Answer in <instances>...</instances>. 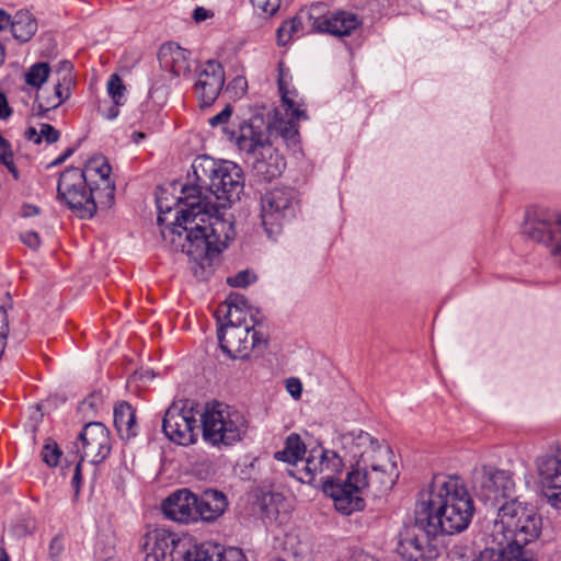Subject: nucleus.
<instances>
[{
	"instance_id": "nucleus-21",
	"label": "nucleus",
	"mask_w": 561,
	"mask_h": 561,
	"mask_svg": "<svg viewBox=\"0 0 561 561\" xmlns=\"http://www.w3.org/2000/svg\"><path fill=\"white\" fill-rule=\"evenodd\" d=\"M81 460L89 458L93 463H100L111 453L110 431L100 422L87 424L79 435Z\"/></svg>"
},
{
	"instance_id": "nucleus-10",
	"label": "nucleus",
	"mask_w": 561,
	"mask_h": 561,
	"mask_svg": "<svg viewBox=\"0 0 561 561\" xmlns=\"http://www.w3.org/2000/svg\"><path fill=\"white\" fill-rule=\"evenodd\" d=\"M297 207V194L289 187H275L262 196L261 219L268 237L280 232L283 225L295 217Z\"/></svg>"
},
{
	"instance_id": "nucleus-37",
	"label": "nucleus",
	"mask_w": 561,
	"mask_h": 561,
	"mask_svg": "<svg viewBox=\"0 0 561 561\" xmlns=\"http://www.w3.org/2000/svg\"><path fill=\"white\" fill-rule=\"evenodd\" d=\"M255 280V275L249 271H241L234 276L228 277L227 283L231 287H245Z\"/></svg>"
},
{
	"instance_id": "nucleus-45",
	"label": "nucleus",
	"mask_w": 561,
	"mask_h": 561,
	"mask_svg": "<svg viewBox=\"0 0 561 561\" xmlns=\"http://www.w3.org/2000/svg\"><path fill=\"white\" fill-rule=\"evenodd\" d=\"M480 561H533L528 559L508 558L502 553H489L488 551L481 554Z\"/></svg>"
},
{
	"instance_id": "nucleus-58",
	"label": "nucleus",
	"mask_w": 561,
	"mask_h": 561,
	"mask_svg": "<svg viewBox=\"0 0 561 561\" xmlns=\"http://www.w3.org/2000/svg\"><path fill=\"white\" fill-rule=\"evenodd\" d=\"M76 449H77V453H79V451H80V447H79V445H78V444H76Z\"/></svg>"
},
{
	"instance_id": "nucleus-27",
	"label": "nucleus",
	"mask_w": 561,
	"mask_h": 561,
	"mask_svg": "<svg viewBox=\"0 0 561 561\" xmlns=\"http://www.w3.org/2000/svg\"><path fill=\"white\" fill-rule=\"evenodd\" d=\"M196 504V520L202 518L205 522H213L225 513L228 501L222 492L209 489L197 497Z\"/></svg>"
},
{
	"instance_id": "nucleus-52",
	"label": "nucleus",
	"mask_w": 561,
	"mask_h": 561,
	"mask_svg": "<svg viewBox=\"0 0 561 561\" xmlns=\"http://www.w3.org/2000/svg\"><path fill=\"white\" fill-rule=\"evenodd\" d=\"M119 106L121 105H117L113 102V104L107 108V111L104 114L105 118H107V119L116 118L119 114V111H118Z\"/></svg>"
},
{
	"instance_id": "nucleus-2",
	"label": "nucleus",
	"mask_w": 561,
	"mask_h": 561,
	"mask_svg": "<svg viewBox=\"0 0 561 561\" xmlns=\"http://www.w3.org/2000/svg\"><path fill=\"white\" fill-rule=\"evenodd\" d=\"M422 506L430 531L446 536L465 531L476 512L473 499L458 476H435Z\"/></svg>"
},
{
	"instance_id": "nucleus-33",
	"label": "nucleus",
	"mask_w": 561,
	"mask_h": 561,
	"mask_svg": "<svg viewBox=\"0 0 561 561\" xmlns=\"http://www.w3.org/2000/svg\"><path fill=\"white\" fill-rule=\"evenodd\" d=\"M302 31V16L298 15L285 21L277 30L279 45L287 44L290 38Z\"/></svg>"
},
{
	"instance_id": "nucleus-48",
	"label": "nucleus",
	"mask_w": 561,
	"mask_h": 561,
	"mask_svg": "<svg viewBox=\"0 0 561 561\" xmlns=\"http://www.w3.org/2000/svg\"><path fill=\"white\" fill-rule=\"evenodd\" d=\"M38 213H39V208L35 205L25 204L22 207V216L23 217L36 216Z\"/></svg>"
},
{
	"instance_id": "nucleus-18",
	"label": "nucleus",
	"mask_w": 561,
	"mask_h": 561,
	"mask_svg": "<svg viewBox=\"0 0 561 561\" xmlns=\"http://www.w3.org/2000/svg\"><path fill=\"white\" fill-rule=\"evenodd\" d=\"M81 172L96 194L100 208H110L114 202L115 182L111 176L112 167L107 159L102 154L94 156L87 161Z\"/></svg>"
},
{
	"instance_id": "nucleus-26",
	"label": "nucleus",
	"mask_w": 561,
	"mask_h": 561,
	"mask_svg": "<svg viewBox=\"0 0 561 561\" xmlns=\"http://www.w3.org/2000/svg\"><path fill=\"white\" fill-rule=\"evenodd\" d=\"M72 65L68 60H62L58 64V72L62 73L61 78L57 82L54 89V95L49 96L45 100V102H39L37 104V115L44 117L45 114L54 108H57L61 105L66 100L69 99L71 94V89L75 85L73 78L71 76Z\"/></svg>"
},
{
	"instance_id": "nucleus-40",
	"label": "nucleus",
	"mask_w": 561,
	"mask_h": 561,
	"mask_svg": "<svg viewBox=\"0 0 561 561\" xmlns=\"http://www.w3.org/2000/svg\"><path fill=\"white\" fill-rule=\"evenodd\" d=\"M231 114L232 106L230 104H227L220 113L210 117L208 119V123L211 127L225 126L228 123L229 118L231 117Z\"/></svg>"
},
{
	"instance_id": "nucleus-46",
	"label": "nucleus",
	"mask_w": 561,
	"mask_h": 561,
	"mask_svg": "<svg viewBox=\"0 0 561 561\" xmlns=\"http://www.w3.org/2000/svg\"><path fill=\"white\" fill-rule=\"evenodd\" d=\"M82 461L83 460H81V458L79 457V460H78V462L76 465L73 477H72V480H71V484H72V488L75 489L76 495L79 494L80 486H81V483H82V472H81Z\"/></svg>"
},
{
	"instance_id": "nucleus-44",
	"label": "nucleus",
	"mask_w": 561,
	"mask_h": 561,
	"mask_svg": "<svg viewBox=\"0 0 561 561\" xmlns=\"http://www.w3.org/2000/svg\"><path fill=\"white\" fill-rule=\"evenodd\" d=\"M286 389L294 399H299L302 392V385L299 379L290 378L286 382Z\"/></svg>"
},
{
	"instance_id": "nucleus-59",
	"label": "nucleus",
	"mask_w": 561,
	"mask_h": 561,
	"mask_svg": "<svg viewBox=\"0 0 561 561\" xmlns=\"http://www.w3.org/2000/svg\"><path fill=\"white\" fill-rule=\"evenodd\" d=\"M105 561H115V560H113V559H107V560H105Z\"/></svg>"
},
{
	"instance_id": "nucleus-7",
	"label": "nucleus",
	"mask_w": 561,
	"mask_h": 561,
	"mask_svg": "<svg viewBox=\"0 0 561 561\" xmlns=\"http://www.w3.org/2000/svg\"><path fill=\"white\" fill-rule=\"evenodd\" d=\"M495 527L517 545H527L539 536L541 518L533 505L512 500L499 508Z\"/></svg>"
},
{
	"instance_id": "nucleus-9",
	"label": "nucleus",
	"mask_w": 561,
	"mask_h": 561,
	"mask_svg": "<svg viewBox=\"0 0 561 561\" xmlns=\"http://www.w3.org/2000/svg\"><path fill=\"white\" fill-rule=\"evenodd\" d=\"M374 490L373 476H366L362 471H350L345 480L341 481L335 478L322 488L323 492L333 500L334 507L343 515H351L354 512L364 510L365 500L364 492Z\"/></svg>"
},
{
	"instance_id": "nucleus-41",
	"label": "nucleus",
	"mask_w": 561,
	"mask_h": 561,
	"mask_svg": "<svg viewBox=\"0 0 561 561\" xmlns=\"http://www.w3.org/2000/svg\"><path fill=\"white\" fill-rule=\"evenodd\" d=\"M41 139L44 138L47 144H54L59 139V131L49 124H42L39 129Z\"/></svg>"
},
{
	"instance_id": "nucleus-43",
	"label": "nucleus",
	"mask_w": 561,
	"mask_h": 561,
	"mask_svg": "<svg viewBox=\"0 0 561 561\" xmlns=\"http://www.w3.org/2000/svg\"><path fill=\"white\" fill-rule=\"evenodd\" d=\"M22 242L30 249L36 250L41 245V238L35 231H26L21 234Z\"/></svg>"
},
{
	"instance_id": "nucleus-53",
	"label": "nucleus",
	"mask_w": 561,
	"mask_h": 561,
	"mask_svg": "<svg viewBox=\"0 0 561 561\" xmlns=\"http://www.w3.org/2000/svg\"><path fill=\"white\" fill-rule=\"evenodd\" d=\"M144 138H145V134L141 133V131H135L131 135L133 141L136 142V144H139L140 140H142Z\"/></svg>"
},
{
	"instance_id": "nucleus-31",
	"label": "nucleus",
	"mask_w": 561,
	"mask_h": 561,
	"mask_svg": "<svg viewBox=\"0 0 561 561\" xmlns=\"http://www.w3.org/2000/svg\"><path fill=\"white\" fill-rule=\"evenodd\" d=\"M261 508L267 518H277L282 512H286L285 497L280 493H266L262 496Z\"/></svg>"
},
{
	"instance_id": "nucleus-19",
	"label": "nucleus",
	"mask_w": 561,
	"mask_h": 561,
	"mask_svg": "<svg viewBox=\"0 0 561 561\" xmlns=\"http://www.w3.org/2000/svg\"><path fill=\"white\" fill-rule=\"evenodd\" d=\"M472 486L481 499L497 501L511 495L514 482L507 471L483 466L473 470Z\"/></svg>"
},
{
	"instance_id": "nucleus-29",
	"label": "nucleus",
	"mask_w": 561,
	"mask_h": 561,
	"mask_svg": "<svg viewBox=\"0 0 561 561\" xmlns=\"http://www.w3.org/2000/svg\"><path fill=\"white\" fill-rule=\"evenodd\" d=\"M307 453L306 445L300 436L291 433L285 439L284 448L274 454V458L294 466H298V463L304 466L305 459L302 456Z\"/></svg>"
},
{
	"instance_id": "nucleus-1",
	"label": "nucleus",
	"mask_w": 561,
	"mask_h": 561,
	"mask_svg": "<svg viewBox=\"0 0 561 561\" xmlns=\"http://www.w3.org/2000/svg\"><path fill=\"white\" fill-rule=\"evenodd\" d=\"M191 169L175 207L164 203L167 198L157 199L158 224L173 251L198 261L220 252L234 238L233 224L220 215L219 206L239 199L244 179L236 163L208 156L196 157Z\"/></svg>"
},
{
	"instance_id": "nucleus-24",
	"label": "nucleus",
	"mask_w": 561,
	"mask_h": 561,
	"mask_svg": "<svg viewBox=\"0 0 561 561\" xmlns=\"http://www.w3.org/2000/svg\"><path fill=\"white\" fill-rule=\"evenodd\" d=\"M247 161L251 163L255 176L265 182L276 179L285 169V160L274 146L265 147V150Z\"/></svg>"
},
{
	"instance_id": "nucleus-4",
	"label": "nucleus",
	"mask_w": 561,
	"mask_h": 561,
	"mask_svg": "<svg viewBox=\"0 0 561 561\" xmlns=\"http://www.w3.org/2000/svg\"><path fill=\"white\" fill-rule=\"evenodd\" d=\"M145 561H248L239 548L224 551L210 542L195 543L164 528L148 531L141 542Z\"/></svg>"
},
{
	"instance_id": "nucleus-25",
	"label": "nucleus",
	"mask_w": 561,
	"mask_h": 561,
	"mask_svg": "<svg viewBox=\"0 0 561 561\" xmlns=\"http://www.w3.org/2000/svg\"><path fill=\"white\" fill-rule=\"evenodd\" d=\"M159 62L164 71L173 77H185L191 71L190 51L175 43L163 44L158 54Z\"/></svg>"
},
{
	"instance_id": "nucleus-28",
	"label": "nucleus",
	"mask_w": 561,
	"mask_h": 561,
	"mask_svg": "<svg viewBox=\"0 0 561 561\" xmlns=\"http://www.w3.org/2000/svg\"><path fill=\"white\" fill-rule=\"evenodd\" d=\"M114 424L122 439L129 440L137 435L136 412L129 403L121 402L115 407Z\"/></svg>"
},
{
	"instance_id": "nucleus-50",
	"label": "nucleus",
	"mask_w": 561,
	"mask_h": 561,
	"mask_svg": "<svg viewBox=\"0 0 561 561\" xmlns=\"http://www.w3.org/2000/svg\"><path fill=\"white\" fill-rule=\"evenodd\" d=\"M348 561H375V559L365 552H354Z\"/></svg>"
},
{
	"instance_id": "nucleus-12",
	"label": "nucleus",
	"mask_w": 561,
	"mask_h": 561,
	"mask_svg": "<svg viewBox=\"0 0 561 561\" xmlns=\"http://www.w3.org/2000/svg\"><path fill=\"white\" fill-rule=\"evenodd\" d=\"M343 468L344 461L336 451L316 446L308 450L304 466L297 469L296 478L302 483L321 484L323 488L337 478Z\"/></svg>"
},
{
	"instance_id": "nucleus-11",
	"label": "nucleus",
	"mask_w": 561,
	"mask_h": 561,
	"mask_svg": "<svg viewBox=\"0 0 561 561\" xmlns=\"http://www.w3.org/2000/svg\"><path fill=\"white\" fill-rule=\"evenodd\" d=\"M437 533L430 531L422 513L413 524L405 525L399 534L398 553L408 561H431L438 556L433 542Z\"/></svg>"
},
{
	"instance_id": "nucleus-14",
	"label": "nucleus",
	"mask_w": 561,
	"mask_h": 561,
	"mask_svg": "<svg viewBox=\"0 0 561 561\" xmlns=\"http://www.w3.org/2000/svg\"><path fill=\"white\" fill-rule=\"evenodd\" d=\"M541 491L548 503L561 507V444L550 446L535 460Z\"/></svg>"
},
{
	"instance_id": "nucleus-32",
	"label": "nucleus",
	"mask_w": 561,
	"mask_h": 561,
	"mask_svg": "<svg viewBox=\"0 0 561 561\" xmlns=\"http://www.w3.org/2000/svg\"><path fill=\"white\" fill-rule=\"evenodd\" d=\"M49 73L50 67L48 62H35L25 72V82L32 88L39 89L47 81Z\"/></svg>"
},
{
	"instance_id": "nucleus-54",
	"label": "nucleus",
	"mask_w": 561,
	"mask_h": 561,
	"mask_svg": "<svg viewBox=\"0 0 561 561\" xmlns=\"http://www.w3.org/2000/svg\"><path fill=\"white\" fill-rule=\"evenodd\" d=\"M0 561H10V557L4 548H0Z\"/></svg>"
},
{
	"instance_id": "nucleus-56",
	"label": "nucleus",
	"mask_w": 561,
	"mask_h": 561,
	"mask_svg": "<svg viewBox=\"0 0 561 561\" xmlns=\"http://www.w3.org/2000/svg\"><path fill=\"white\" fill-rule=\"evenodd\" d=\"M4 57H5L4 47L0 43V65L4 61Z\"/></svg>"
},
{
	"instance_id": "nucleus-39",
	"label": "nucleus",
	"mask_w": 561,
	"mask_h": 561,
	"mask_svg": "<svg viewBox=\"0 0 561 561\" xmlns=\"http://www.w3.org/2000/svg\"><path fill=\"white\" fill-rule=\"evenodd\" d=\"M64 551V540L62 537L59 535H56L49 543L48 547V556L51 561H60V557Z\"/></svg>"
},
{
	"instance_id": "nucleus-30",
	"label": "nucleus",
	"mask_w": 561,
	"mask_h": 561,
	"mask_svg": "<svg viewBox=\"0 0 561 561\" xmlns=\"http://www.w3.org/2000/svg\"><path fill=\"white\" fill-rule=\"evenodd\" d=\"M11 32L15 39L25 43L37 31V22L26 10L18 11L11 20Z\"/></svg>"
},
{
	"instance_id": "nucleus-20",
	"label": "nucleus",
	"mask_w": 561,
	"mask_h": 561,
	"mask_svg": "<svg viewBox=\"0 0 561 561\" xmlns=\"http://www.w3.org/2000/svg\"><path fill=\"white\" fill-rule=\"evenodd\" d=\"M195 72L194 93L199 106H210L217 100L225 84L224 68L219 62L208 60L199 65Z\"/></svg>"
},
{
	"instance_id": "nucleus-17",
	"label": "nucleus",
	"mask_w": 561,
	"mask_h": 561,
	"mask_svg": "<svg viewBox=\"0 0 561 561\" xmlns=\"http://www.w3.org/2000/svg\"><path fill=\"white\" fill-rule=\"evenodd\" d=\"M320 9L321 5H316L308 14L313 31L328 33L341 39L360 32L363 20L356 13L339 10L323 15H314V13H320Z\"/></svg>"
},
{
	"instance_id": "nucleus-5",
	"label": "nucleus",
	"mask_w": 561,
	"mask_h": 561,
	"mask_svg": "<svg viewBox=\"0 0 561 561\" xmlns=\"http://www.w3.org/2000/svg\"><path fill=\"white\" fill-rule=\"evenodd\" d=\"M224 307L227 321L217 331L221 351L231 359H247L253 351H263L267 339L245 298L231 294Z\"/></svg>"
},
{
	"instance_id": "nucleus-13",
	"label": "nucleus",
	"mask_w": 561,
	"mask_h": 561,
	"mask_svg": "<svg viewBox=\"0 0 561 561\" xmlns=\"http://www.w3.org/2000/svg\"><path fill=\"white\" fill-rule=\"evenodd\" d=\"M528 225L529 238L547 247L551 256L561 263V211L539 208Z\"/></svg>"
},
{
	"instance_id": "nucleus-6",
	"label": "nucleus",
	"mask_w": 561,
	"mask_h": 561,
	"mask_svg": "<svg viewBox=\"0 0 561 561\" xmlns=\"http://www.w3.org/2000/svg\"><path fill=\"white\" fill-rule=\"evenodd\" d=\"M203 437L214 446H231L242 439L248 422L244 415L224 403L207 405L201 415Z\"/></svg>"
},
{
	"instance_id": "nucleus-34",
	"label": "nucleus",
	"mask_w": 561,
	"mask_h": 561,
	"mask_svg": "<svg viewBox=\"0 0 561 561\" xmlns=\"http://www.w3.org/2000/svg\"><path fill=\"white\" fill-rule=\"evenodd\" d=\"M0 163L5 165L15 180L19 179V171L13 161V151L10 142L0 134Z\"/></svg>"
},
{
	"instance_id": "nucleus-8",
	"label": "nucleus",
	"mask_w": 561,
	"mask_h": 561,
	"mask_svg": "<svg viewBox=\"0 0 561 561\" xmlns=\"http://www.w3.org/2000/svg\"><path fill=\"white\" fill-rule=\"evenodd\" d=\"M96 194L85 181L80 168H67L58 180L57 198L64 203L77 217L81 219L92 218L100 203Z\"/></svg>"
},
{
	"instance_id": "nucleus-47",
	"label": "nucleus",
	"mask_w": 561,
	"mask_h": 561,
	"mask_svg": "<svg viewBox=\"0 0 561 561\" xmlns=\"http://www.w3.org/2000/svg\"><path fill=\"white\" fill-rule=\"evenodd\" d=\"M11 113L12 111L5 95L0 92V119H7Z\"/></svg>"
},
{
	"instance_id": "nucleus-23",
	"label": "nucleus",
	"mask_w": 561,
	"mask_h": 561,
	"mask_svg": "<svg viewBox=\"0 0 561 561\" xmlns=\"http://www.w3.org/2000/svg\"><path fill=\"white\" fill-rule=\"evenodd\" d=\"M197 496L187 489H181L170 494L162 503L164 515L178 523L196 520Z\"/></svg>"
},
{
	"instance_id": "nucleus-38",
	"label": "nucleus",
	"mask_w": 561,
	"mask_h": 561,
	"mask_svg": "<svg viewBox=\"0 0 561 561\" xmlns=\"http://www.w3.org/2000/svg\"><path fill=\"white\" fill-rule=\"evenodd\" d=\"M254 8L266 15H273L279 8L280 0H251Z\"/></svg>"
},
{
	"instance_id": "nucleus-49",
	"label": "nucleus",
	"mask_w": 561,
	"mask_h": 561,
	"mask_svg": "<svg viewBox=\"0 0 561 561\" xmlns=\"http://www.w3.org/2000/svg\"><path fill=\"white\" fill-rule=\"evenodd\" d=\"M11 15L4 10L0 9V31L11 26Z\"/></svg>"
},
{
	"instance_id": "nucleus-57",
	"label": "nucleus",
	"mask_w": 561,
	"mask_h": 561,
	"mask_svg": "<svg viewBox=\"0 0 561 561\" xmlns=\"http://www.w3.org/2000/svg\"><path fill=\"white\" fill-rule=\"evenodd\" d=\"M234 83L238 84V85H243V87L247 85V81L243 78H237L234 80Z\"/></svg>"
},
{
	"instance_id": "nucleus-3",
	"label": "nucleus",
	"mask_w": 561,
	"mask_h": 561,
	"mask_svg": "<svg viewBox=\"0 0 561 561\" xmlns=\"http://www.w3.org/2000/svg\"><path fill=\"white\" fill-rule=\"evenodd\" d=\"M339 442L344 456L348 457L351 471L373 476L374 490L385 492L394 485L399 471L394 455L386 444H380L370 434L359 430L341 434Z\"/></svg>"
},
{
	"instance_id": "nucleus-42",
	"label": "nucleus",
	"mask_w": 561,
	"mask_h": 561,
	"mask_svg": "<svg viewBox=\"0 0 561 561\" xmlns=\"http://www.w3.org/2000/svg\"><path fill=\"white\" fill-rule=\"evenodd\" d=\"M215 15L214 11L204 7H196L192 12V19L195 23H202L209 19H213Z\"/></svg>"
},
{
	"instance_id": "nucleus-16",
	"label": "nucleus",
	"mask_w": 561,
	"mask_h": 561,
	"mask_svg": "<svg viewBox=\"0 0 561 561\" xmlns=\"http://www.w3.org/2000/svg\"><path fill=\"white\" fill-rule=\"evenodd\" d=\"M278 90L282 100V106L285 108L288 119H279L274 128L288 142L296 144L298 140V122L307 119L304 103L299 99L298 92L291 88L285 73L280 71L278 78Z\"/></svg>"
},
{
	"instance_id": "nucleus-51",
	"label": "nucleus",
	"mask_w": 561,
	"mask_h": 561,
	"mask_svg": "<svg viewBox=\"0 0 561 561\" xmlns=\"http://www.w3.org/2000/svg\"><path fill=\"white\" fill-rule=\"evenodd\" d=\"M25 137L28 140H33L35 144H39L41 142V135H39V133L34 127H30L25 131Z\"/></svg>"
},
{
	"instance_id": "nucleus-15",
	"label": "nucleus",
	"mask_w": 561,
	"mask_h": 561,
	"mask_svg": "<svg viewBox=\"0 0 561 561\" xmlns=\"http://www.w3.org/2000/svg\"><path fill=\"white\" fill-rule=\"evenodd\" d=\"M197 413L187 403H173L165 411L162 430L165 436L183 446L195 443L197 425Z\"/></svg>"
},
{
	"instance_id": "nucleus-55",
	"label": "nucleus",
	"mask_w": 561,
	"mask_h": 561,
	"mask_svg": "<svg viewBox=\"0 0 561 561\" xmlns=\"http://www.w3.org/2000/svg\"><path fill=\"white\" fill-rule=\"evenodd\" d=\"M71 153H72V150H71V149L67 150V152H66L64 156L59 157V158L56 160V163H60V162L65 161V159H66L67 157H69Z\"/></svg>"
},
{
	"instance_id": "nucleus-36",
	"label": "nucleus",
	"mask_w": 561,
	"mask_h": 561,
	"mask_svg": "<svg viewBox=\"0 0 561 561\" xmlns=\"http://www.w3.org/2000/svg\"><path fill=\"white\" fill-rule=\"evenodd\" d=\"M43 461L49 467H55L59 462L61 451L55 442H48L42 449Z\"/></svg>"
},
{
	"instance_id": "nucleus-35",
	"label": "nucleus",
	"mask_w": 561,
	"mask_h": 561,
	"mask_svg": "<svg viewBox=\"0 0 561 561\" xmlns=\"http://www.w3.org/2000/svg\"><path fill=\"white\" fill-rule=\"evenodd\" d=\"M126 88L118 75L113 73L107 81V93L117 105L124 104Z\"/></svg>"
},
{
	"instance_id": "nucleus-22",
	"label": "nucleus",
	"mask_w": 561,
	"mask_h": 561,
	"mask_svg": "<svg viewBox=\"0 0 561 561\" xmlns=\"http://www.w3.org/2000/svg\"><path fill=\"white\" fill-rule=\"evenodd\" d=\"M236 145L247 160L257 156L265 147H273L268 128L261 119L242 123L236 135Z\"/></svg>"
}]
</instances>
